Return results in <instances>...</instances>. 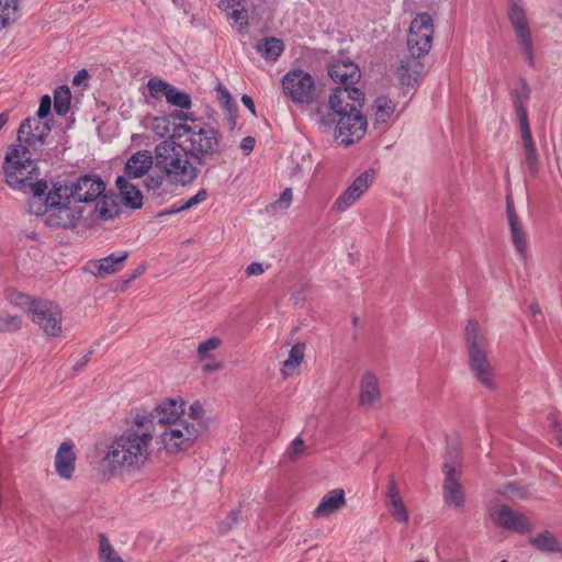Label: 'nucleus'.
Instances as JSON below:
<instances>
[{
  "label": "nucleus",
  "mask_w": 562,
  "mask_h": 562,
  "mask_svg": "<svg viewBox=\"0 0 562 562\" xmlns=\"http://www.w3.org/2000/svg\"><path fill=\"white\" fill-rule=\"evenodd\" d=\"M199 436L198 427L182 418V423H176L172 426L165 427L159 435L160 443L169 454H176L189 450Z\"/></svg>",
  "instance_id": "obj_9"
},
{
  "label": "nucleus",
  "mask_w": 562,
  "mask_h": 562,
  "mask_svg": "<svg viewBox=\"0 0 562 562\" xmlns=\"http://www.w3.org/2000/svg\"><path fill=\"white\" fill-rule=\"evenodd\" d=\"M257 52L267 60H277L284 50V44L277 37H266L257 45Z\"/></svg>",
  "instance_id": "obj_28"
},
{
  "label": "nucleus",
  "mask_w": 562,
  "mask_h": 562,
  "mask_svg": "<svg viewBox=\"0 0 562 562\" xmlns=\"http://www.w3.org/2000/svg\"><path fill=\"white\" fill-rule=\"evenodd\" d=\"M175 136L177 138L187 136L188 150L199 164L223 153L220 133L209 124L201 126L179 124L175 126Z\"/></svg>",
  "instance_id": "obj_4"
},
{
  "label": "nucleus",
  "mask_w": 562,
  "mask_h": 562,
  "mask_svg": "<svg viewBox=\"0 0 562 562\" xmlns=\"http://www.w3.org/2000/svg\"><path fill=\"white\" fill-rule=\"evenodd\" d=\"M221 368V364L220 363H214V364H211V363H206L204 364L203 369L205 371H213V370H217Z\"/></svg>",
  "instance_id": "obj_62"
},
{
  "label": "nucleus",
  "mask_w": 562,
  "mask_h": 562,
  "mask_svg": "<svg viewBox=\"0 0 562 562\" xmlns=\"http://www.w3.org/2000/svg\"><path fill=\"white\" fill-rule=\"evenodd\" d=\"M305 346L295 344L289 351L288 358L282 362L281 372L284 376L292 375L304 358Z\"/></svg>",
  "instance_id": "obj_29"
},
{
  "label": "nucleus",
  "mask_w": 562,
  "mask_h": 562,
  "mask_svg": "<svg viewBox=\"0 0 562 562\" xmlns=\"http://www.w3.org/2000/svg\"><path fill=\"white\" fill-rule=\"evenodd\" d=\"M146 127L153 131L157 136L164 137L173 133L171 119L167 115L148 117L146 120Z\"/></svg>",
  "instance_id": "obj_32"
},
{
  "label": "nucleus",
  "mask_w": 562,
  "mask_h": 562,
  "mask_svg": "<svg viewBox=\"0 0 562 562\" xmlns=\"http://www.w3.org/2000/svg\"><path fill=\"white\" fill-rule=\"evenodd\" d=\"M359 402L363 407H373L381 400V390L376 375L371 371L362 374L359 383Z\"/></svg>",
  "instance_id": "obj_20"
},
{
  "label": "nucleus",
  "mask_w": 562,
  "mask_h": 562,
  "mask_svg": "<svg viewBox=\"0 0 562 562\" xmlns=\"http://www.w3.org/2000/svg\"><path fill=\"white\" fill-rule=\"evenodd\" d=\"M184 119H183V123L182 124H187V122H192L194 123L196 121L195 119V114L193 112H184Z\"/></svg>",
  "instance_id": "obj_61"
},
{
  "label": "nucleus",
  "mask_w": 562,
  "mask_h": 562,
  "mask_svg": "<svg viewBox=\"0 0 562 562\" xmlns=\"http://www.w3.org/2000/svg\"><path fill=\"white\" fill-rule=\"evenodd\" d=\"M530 543L543 552H557L560 551V544L555 536L550 531L540 532L530 538Z\"/></svg>",
  "instance_id": "obj_30"
},
{
  "label": "nucleus",
  "mask_w": 562,
  "mask_h": 562,
  "mask_svg": "<svg viewBox=\"0 0 562 562\" xmlns=\"http://www.w3.org/2000/svg\"><path fill=\"white\" fill-rule=\"evenodd\" d=\"M49 132V121L33 116L25 119L21 123L18 130V137L20 142L34 146L36 144H42Z\"/></svg>",
  "instance_id": "obj_16"
},
{
  "label": "nucleus",
  "mask_w": 562,
  "mask_h": 562,
  "mask_svg": "<svg viewBox=\"0 0 562 562\" xmlns=\"http://www.w3.org/2000/svg\"><path fill=\"white\" fill-rule=\"evenodd\" d=\"M470 369L480 383L487 389H495L493 368L486 357L485 336L475 321H469L465 327Z\"/></svg>",
  "instance_id": "obj_5"
},
{
  "label": "nucleus",
  "mask_w": 562,
  "mask_h": 562,
  "mask_svg": "<svg viewBox=\"0 0 562 562\" xmlns=\"http://www.w3.org/2000/svg\"><path fill=\"white\" fill-rule=\"evenodd\" d=\"M506 211H507L509 226H514V224L518 223L519 221L515 213L513 201L509 198H507Z\"/></svg>",
  "instance_id": "obj_55"
},
{
  "label": "nucleus",
  "mask_w": 562,
  "mask_h": 562,
  "mask_svg": "<svg viewBox=\"0 0 562 562\" xmlns=\"http://www.w3.org/2000/svg\"><path fill=\"white\" fill-rule=\"evenodd\" d=\"M330 78L339 86L333 91L340 89L359 90L355 85L359 81L361 74L357 64L350 60L335 61L328 70Z\"/></svg>",
  "instance_id": "obj_15"
},
{
  "label": "nucleus",
  "mask_w": 562,
  "mask_h": 562,
  "mask_svg": "<svg viewBox=\"0 0 562 562\" xmlns=\"http://www.w3.org/2000/svg\"><path fill=\"white\" fill-rule=\"evenodd\" d=\"M359 199L360 198L348 187L335 200L331 211L341 214L353 206Z\"/></svg>",
  "instance_id": "obj_35"
},
{
  "label": "nucleus",
  "mask_w": 562,
  "mask_h": 562,
  "mask_svg": "<svg viewBox=\"0 0 562 562\" xmlns=\"http://www.w3.org/2000/svg\"><path fill=\"white\" fill-rule=\"evenodd\" d=\"M155 164V155L148 150H138L133 154L126 161L124 173L127 178H140L148 172Z\"/></svg>",
  "instance_id": "obj_22"
},
{
  "label": "nucleus",
  "mask_w": 562,
  "mask_h": 562,
  "mask_svg": "<svg viewBox=\"0 0 562 562\" xmlns=\"http://www.w3.org/2000/svg\"><path fill=\"white\" fill-rule=\"evenodd\" d=\"M154 435L155 424L150 412H132L128 426L106 446L102 458L103 467L111 474L139 471L150 458Z\"/></svg>",
  "instance_id": "obj_1"
},
{
  "label": "nucleus",
  "mask_w": 562,
  "mask_h": 562,
  "mask_svg": "<svg viewBox=\"0 0 562 562\" xmlns=\"http://www.w3.org/2000/svg\"><path fill=\"white\" fill-rule=\"evenodd\" d=\"M510 234L513 244L515 245L517 251L520 254L521 257H526L527 237L519 222L515 223L514 226H510Z\"/></svg>",
  "instance_id": "obj_39"
},
{
  "label": "nucleus",
  "mask_w": 562,
  "mask_h": 562,
  "mask_svg": "<svg viewBox=\"0 0 562 562\" xmlns=\"http://www.w3.org/2000/svg\"><path fill=\"white\" fill-rule=\"evenodd\" d=\"M217 93H218V101H220L221 105L229 112L231 125H232V127H234L236 124L235 117H234V113L236 112L235 103H234L229 92L225 88L218 87Z\"/></svg>",
  "instance_id": "obj_43"
},
{
  "label": "nucleus",
  "mask_w": 562,
  "mask_h": 562,
  "mask_svg": "<svg viewBox=\"0 0 562 562\" xmlns=\"http://www.w3.org/2000/svg\"><path fill=\"white\" fill-rule=\"evenodd\" d=\"M127 258V252H113L108 257L89 263V270L98 278H104L120 270L122 262Z\"/></svg>",
  "instance_id": "obj_24"
},
{
  "label": "nucleus",
  "mask_w": 562,
  "mask_h": 562,
  "mask_svg": "<svg viewBox=\"0 0 562 562\" xmlns=\"http://www.w3.org/2000/svg\"><path fill=\"white\" fill-rule=\"evenodd\" d=\"M434 35L432 21L429 14L420 13L412 21L408 35L407 46L413 56L422 57L431 48Z\"/></svg>",
  "instance_id": "obj_11"
},
{
  "label": "nucleus",
  "mask_w": 562,
  "mask_h": 562,
  "mask_svg": "<svg viewBox=\"0 0 562 562\" xmlns=\"http://www.w3.org/2000/svg\"><path fill=\"white\" fill-rule=\"evenodd\" d=\"M150 414L153 419L157 418L158 423L165 425V427L182 423V418H184V402L181 398H166Z\"/></svg>",
  "instance_id": "obj_18"
},
{
  "label": "nucleus",
  "mask_w": 562,
  "mask_h": 562,
  "mask_svg": "<svg viewBox=\"0 0 562 562\" xmlns=\"http://www.w3.org/2000/svg\"><path fill=\"white\" fill-rule=\"evenodd\" d=\"M204 409L200 402H194L190 405L189 412H184V418L190 423H194L198 427V430L204 426Z\"/></svg>",
  "instance_id": "obj_42"
},
{
  "label": "nucleus",
  "mask_w": 562,
  "mask_h": 562,
  "mask_svg": "<svg viewBox=\"0 0 562 562\" xmlns=\"http://www.w3.org/2000/svg\"><path fill=\"white\" fill-rule=\"evenodd\" d=\"M241 102L254 115H256L255 103L249 95L244 94L241 97Z\"/></svg>",
  "instance_id": "obj_59"
},
{
  "label": "nucleus",
  "mask_w": 562,
  "mask_h": 562,
  "mask_svg": "<svg viewBox=\"0 0 562 562\" xmlns=\"http://www.w3.org/2000/svg\"><path fill=\"white\" fill-rule=\"evenodd\" d=\"M256 140L251 136H246L240 142V149L243 150L244 155H249L254 147H255Z\"/></svg>",
  "instance_id": "obj_54"
},
{
  "label": "nucleus",
  "mask_w": 562,
  "mask_h": 562,
  "mask_svg": "<svg viewBox=\"0 0 562 562\" xmlns=\"http://www.w3.org/2000/svg\"><path fill=\"white\" fill-rule=\"evenodd\" d=\"M37 166L34 159H32L31 151L24 145H15L8 149L3 171L7 183L18 189L24 184L27 180H31Z\"/></svg>",
  "instance_id": "obj_7"
},
{
  "label": "nucleus",
  "mask_w": 562,
  "mask_h": 562,
  "mask_svg": "<svg viewBox=\"0 0 562 562\" xmlns=\"http://www.w3.org/2000/svg\"><path fill=\"white\" fill-rule=\"evenodd\" d=\"M522 142L528 169L531 173H536L538 171V158L530 130L525 128Z\"/></svg>",
  "instance_id": "obj_33"
},
{
  "label": "nucleus",
  "mask_w": 562,
  "mask_h": 562,
  "mask_svg": "<svg viewBox=\"0 0 562 562\" xmlns=\"http://www.w3.org/2000/svg\"><path fill=\"white\" fill-rule=\"evenodd\" d=\"M147 87H148L150 94L154 98H159V97L166 98L167 93L169 92V89L172 86L161 79L151 78L148 80Z\"/></svg>",
  "instance_id": "obj_44"
},
{
  "label": "nucleus",
  "mask_w": 562,
  "mask_h": 562,
  "mask_svg": "<svg viewBox=\"0 0 562 562\" xmlns=\"http://www.w3.org/2000/svg\"><path fill=\"white\" fill-rule=\"evenodd\" d=\"M507 16L514 29L516 41L530 65L533 64L531 32L521 0H508Z\"/></svg>",
  "instance_id": "obj_10"
},
{
  "label": "nucleus",
  "mask_w": 562,
  "mask_h": 562,
  "mask_svg": "<svg viewBox=\"0 0 562 562\" xmlns=\"http://www.w3.org/2000/svg\"><path fill=\"white\" fill-rule=\"evenodd\" d=\"M69 202L70 198L63 192L61 184H55L47 193L45 205L35 215L43 217L52 228L74 227L81 217V211L70 206Z\"/></svg>",
  "instance_id": "obj_6"
},
{
  "label": "nucleus",
  "mask_w": 562,
  "mask_h": 562,
  "mask_svg": "<svg viewBox=\"0 0 562 562\" xmlns=\"http://www.w3.org/2000/svg\"><path fill=\"white\" fill-rule=\"evenodd\" d=\"M30 188L33 196L29 201V210L31 213L36 214L45 205L44 194L47 190V184L45 181L40 180L31 183Z\"/></svg>",
  "instance_id": "obj_31"
},
{
  "label": "nucleus",
  "mask_w": 562,
  "mask_h": 562,
  "mask_svg": "<svg viewBox=\"0 0 562 562\" xmlns=\"http://www.w3.org/2000/svg\"><path fill=\"white\" fill-rule=\"evenodd\" d=\"M99 554L102 562H123L104 536L100 537Z\"/></svg>",
  "instance_id": "obj_41"
},
{
  "label": "nucleus",
  "mask_w": 562,
  "mask_h": 562,
  "mask_svg": "<svg viewBox=\"0 0 562 562\" xmlns=\"http://www.w3.org/2000/svg\"><path fill=\"white\" fill-rule=\"evenodd\" d=\"M115 183L125 205L133 209H138L142 206L143 194L135 184H133L124 176H119Z\"/></svg>",
  "instance_id": "obj_27"
},
{
  "label": "nucleus",
  "mask_w": 562,
  "mask_h": 562,
  "mask_svg": "<svg viewBox=\"0 0 562 562\" xmlns=\"http://www.w3.org/2000/svg\"><path fill=\"white\" fill-rule=\"evenodd\" d=\"M346 504L345 492L341 488H335L326 493L319 504L313 512L315 518H326L338 512Z\"/></svg>",
  "instance_id": "obj_23"
},
{
  "label": "nucleus",
  "mask_w": 562,
  "mask_h": 562,
  "mask_svg": "<svg viewBox=\"0 0 562 562\" xmlns=\"http://www.w3.org/2000/svg\"><path fill=\"white\" fill-rule=\"evenodd\" d=\"M63 192L76 202H92L100 198L105 184L97 175H85L78 178L70 186H61Z\"/></svg>",
  "instance_id": "obj_14"
},
{
  "label": "nucleus",
  "mask_w": 562,
  "mask_h": 562,
  "mask_svg": "<svg viewBox=\"0 0 562 562\" xmlns=\"http://www.w3.org/2000/svg\"><path fill=\"white\" fill-rule=\"evenodd\" d=\"M21 325L20 319L12 315H0V331L14 330Z\"/></svg>",
  "instance_id": "obj_50"
},
{
  "label": "nucleus",
  "mask_w": 562,
  "mask_h": 562,
  "mask_svg": "<svg viewBox=\"0 0 562 562\" xmlns=\"http://www.w3.org/2000/svg\"><path fill=\"white\" fill-rule=\"evenodd\" d=\"M18 0H0V29L5 27L16 18Z\"/></svg>",
  "instance_id": "obj_37"
},
{
  "label": "nucleus",
  "mask_w": 562,
  "mask_h": 562,
  "mask_svg": "<svg viewBox=\"0 0 562 562\" xmlns=\"http://www.w3.org/2000/svg\"><path fill=\"white\" fill-rule=\"evenodd\" d=\"M205 199H206V192L204 190H200L193 196H191L187 200H181V201L177 202L176 207L172 211H170V213L180 212V211L191 209V207L198 205L199 203L203 202Z\"/></svg>",
  "instance_id": "obj_45"
},
{
  "label": "nucleus",
  "mask_w": 562,
  "mask_h": 562,
  "mask_svg": "<svg viewBox=\"0 0 562 562\" xmlns=\"http://www.w3.org/2000/svg\"><path fill=\"white\" fill-rule=\"evenodd\" d=\"M50 109H52V99L48 94H45L41 98L40 106H38L35 117L48 121L47 117L50 113Z\"/></svg>",
  "instance_id": "obj_52"
},
{
  "label": "nucleus",
  "mask_w": 562,
  "mask_h": 562,
  "mask_svg": "<svg viewBox=\"0 0 562 562\" xmlns=\"http://www.w3.org/2000/svg\"><path fill=\"white\" fill-rule=\"evenodd\" d=\"M305 449L306 446L304 441L300 437H296L288 446L285 456L289 460L295 461L304 454Z\"/></svg>",
  "instance_id": "obj_47"
},
{
  "label": "nucleus",
  "mask_w": 562,
  "mask_h": 562,
  "mask_svg": "<svg viewBox=\"0 0 562 562\" xmlns=\"http://www.w3.org/2000/svg\"><path fill=\"white\" fill-rule=\"evenodd\" d=\"M363 99L361 90L333 91L328 105L319 106L314 113L315 120L325 130L335 126V136L340 143L353 144L367 131V120L360 112Z\"/></svg>",
  "instance_id": "obj_2"
},
{
  "label": "nucleus",
  "mask_w": 562,
  "mask_h": 562,
  "mask_svg": "<svg viewBox=\"0 0 562 562\" xmlns=\"http://www.w3.org/2000/svg\"><path fill=\"white\" fill-rule=\"evenodd\" d=\"M396 104L387 97L381 95L372 104V117L375 127L385 130L394 114Z\"/></svg>",
  "instance_id": "obj_26"
},
{
  "label": "nucleus",
  "mask_w": 562,
  "mask_h": 562,
  "mask_svg": "<svg viewBox=\"0 0 562 562\" xmlns=\"http://www.w3.org/2000/svg\"><path fill=\"white\" fill-rule=\"evenodd\" d=\"M549 423L551 427L552 440L558 446H562V428L560 427L558 416L555 414H550Z\"/></svg>",
  "instance_id": "obj_51"
},
{
  "label": "nucleus",
  "mask_w": 562,
  "mask_h": 562,
  "mask_svg": "<svg viewBox=\"0 0 562 562\" xmlns=\"http://www.w3.org/2000/svg\"><path fill=\"white\" fill-rule=\"evenodd\" d=\"M283 94L294 104H308L315 99L313 77L302 69L288 71L281 80Z\"/></svg>",
  "instance_id": "obj_8"
},
{
  "label": "nucleus",
  "mask_w": 562,
  "mask_h": 562,
  "mask_svg": "<svg viewBox=\"0 0 562 562\" xmlns=\"http://www.w3.org/2000/svg\"><path fill=\"white\" fill-rule=\"evenodd\" d=\"M374 180V171L372 169L361 172L349 186V188L361 198L371 187Z\"/></svg>",
  "instance_id": "obj_36"
},
{
  "label": "nucleus",
  "mask_w": 562,
  "mask_h": 562,
  "mask_svg": "<svg viewBox=\"0 0 562 562\" xmlns=\"http://www.w3.org/2000/svg\"><path fill=\"white\" fill-rule=\"evenodd\" d=\"M88 77L87 70L82 69L80 70L75 77H74V85H79L81 80L86 79Z\"/></svg>",
  "instance_id": "obj_60"
},
{
  "label": "nucleus",
  "mask_w": 562,
  "mask_h": 562,
  "mask_svg": "<svg viewBox=\"0 0 562 562\" xmlns=\"http://www.w3.org/2000/svg\"><path fill=\"white\" fill-rule=\"evenodd\" d=\"M189 150L172 138L165 139L155 147V166L164 173L168 182L176 186L192 183L199 169L190 160Z\"/></svg>",
  "instance_id": "obj_3"
},
{
  "label": "nucleus",
  "mask_w": 562,
  "mask_h": 562,
  "mask_svg": "<svg viewBox=\"0 0 562 562\" xmlns=\"http://www.w3.org/2000/svg\"><path fill=\"white\" fill-rule=\"evenodd\" d=\"M7 122H8V114L7 113H1L0 114V131L7 124Z\"/></svg>",
  "instance_id": "obj_64"
},
{
  "label": "nucleus",
  "mask_w": 562,
  "mask_h": 562,
  "mask_svg": "<svg viewBox=\"0 0 562 562\" xmlns=\"http://www.w3.org/2000/svg\"><path fill=\"white\" fill-rule=\"evenodd\" d=\"M164 179H166V178L164 177V175H162V176H160V177H156V178L150 177V178H148V179L146 180V187H147L149 190H157V189H159V188H160V186L162 184Z\"/></svg>",
  "instance_id": "obj_58"
},
{
  "label": "nucleus",
  "mask_w": 562,
  "mask_h": 562,
  "mask_svg": "<svg viewBox=\"0 0 562 562\" xmlns=\"http://www.w3.org/2000/svg\"><path fill=\"white\" fill-rule=\"evenodd\" d=\"M221 346V339L217 337H211L204 341H202L198 347V355L201 360H204L209 357V353Z\"/></svg>",
  "instance_id": "obj_48"
},
{
  "label": "nucleus",
  "mask_w": 562,
  "mask_h": 562,
  "mask_svg": "<svg viewBox=\"0 0 562 562\" xmlns=\"http://www.w3.org/2000/svg\"><path fill=\"white\" fill-rule=\"evenodd\" d=\"M184 111L182 110H176L173 112H171L169 115H167V117H170L171 119V123H172V127L175 128V126H177L178 124L176 123L177 121H180V123H183V119H184ZM172 138L176 137L175 136V133L171 134Z\"/></svg>",
  "instance_id": "obj_57"
},
{
  "label": "nucleus",
  "mask_w": 562,
  "mask_h": 562,
  "mask_svg": "<svg viewBox=\"0 0 562 562\" xmlns=\"http://www.w3.org/2000/svg\"><path fill=\"white\" fill-rule=\"evenodd\" d=\"M424 65L419 57L411 56L401 59L396 76L403 87H414L422 78Z\"/></svg>",
  "instance_id": "obj_19"
},
{
  "label": "nucleus",
  "mask_w": 562,
  "mask_h": 562,
  "mask_svg": "<svg viewBox=\"0 0 562 562\" xmlns=\"http://www.w3.org/2000/svg\"><path fill=\"white\" fill-rule=\"evenodd\" d=\"M94 214L100 220H110L116 214V206L112 200L103 195L95 205Z\"/></svg>",
  "instance_id": "obj_40"
},
{
  "label": "nucleus",
  "mask_w": 562,
  "mask_h": 562,
  "mask_svg": "<svg viewBox=\"0 0 562 562\" xmlns=\"http://www.w3.org/2000/svg\"><path fill=\"white\" fill-rule=\"evenodd\" d=\"M76 456L72 450V443L63 442L55 457V470L61 479H70L75 471Z\"/></svg>",
  "instance_id": "obj_25"
},
{
  "label": "nucleus",
  "mask_w": 562,
  "mask_h": 562,
  "mask_svg": "<svg viewBox=\"0 0 562 562\" xmlns=\"http://www.w3.org/2000/svg\"><path fill=\"white\" fill-rule=\"evenodd\" d=\"M263 272H265V267L260 262H252V263L248 265L246 268V274L248 277L260 276Z\"/></svg>",
  "instance_id": "obj_53"
},
{
  "label": "nucleus",
  "mask_w": 562,
  "mask_h": 562,
  "mask_svg": "<svg viewBox=\"0 0 562 562\" xmlns=\"http://www.w3.org/2000/svg\"><path fill=\"white\" fill-rule=\"evenodd\" d=\"M71 93L68 87L60 86L54 92V109L59 115H64L69 111Z\"/></svg>",
  "instance_id": "obj_34"
},
{
  "label": "nucleus",
  "mask_w": 562,
  "mask_h": 562,
  "mask_svg": "<svg viewBox=\"0 0 562 562\" xmlns=\"http://www.w3.org/2000/svg\"><path fill=\"white\" fill-rule=\"evenodd\" d=\"M518 116L520 122V130H521V137L524 138V131L525 128L530 130L528 125V117L526 110L522 106H519L518 109Z\"/></svg>",
  "instance_id": "obj_56"
},
{
  "label": "nucleus",
  "mask_w": 562,
  "mask_h": 562,
  "mask_svg": "<svg viewBox=\"0 0 562 562\" xmlns=\"http://www.w3.org/2000/svg\"><path fill=\"white\" fill-rule=\"evenodd\" d=\"M530 312L533 316H537L538 314H540V306L537 304V303H533L530 305Z\"/></svg>",
  "instance_id": "obj_63"
},
{
  "label": "nucleus",
  "mask_w": 562,
  "mask_h": 562,
  "mask_svg": "<svg viewBox=\"0 0 562 562\" xmlns=\"http://www.w3.org/2000/svg\"><path fill=\"white\" fill-rule=\"evenodd\" d=\"M229 19L237 26L239 33L245 34L248 27V13L245 9H234L229 13Z\"/></svg>",
  "instance_id": "obj_46"
},
{
  "label": "nucleus",
  "mask_w": 562,
  "mask_h": 562,
  "mask_svg": "<svg viewBox=\"0 0 562 562\" xmlns=\"http://www.w3.org/2000/svg\"><path fill=\"white\" fill-rule=\"evenodd\" d=\"M166 100L173 106L188 110L192 105L191 97L183 91L176 89L173 86L169 89Z\"/></svg>",
  "instance_id": "obj_38"
},
{
  "label": "nucleus",
  "mask_w": 562,
  "mask_h": 562,
  "mask_svg": "<svg viewBox=\"0 0 562 562\" xmlns=\"http://www.w3.org/2000/svg\"><path fill=\"white\" fill-rule=\"evenodd\" d=\"M488 514L492 521L505 530L516 533H527L532 530L530 519L525 514L513 510L506 504L492 502L488 506Z\"/></svg>",
  "instance_id": "obj_12"
},
{
  "label": "nucleus",
  "mask_w": 562,
  "mask_h": 562,
  "mask_svg": "<svg viewBox=\"0 0 562 562\" xmlns=\"http://www.w3.org/2000/svg\"><path fill=\"white\" fill-rule=\"evenodd\" d=\"M291 202H292V190L290 188H286L281 193L280 198L270 205V207L272 210L285 211L291 205Z\"/></svg>",
  "instance_id": "obj_49"
},
{
  "label": "nucleus",
  "mask_w": 562,
  "mask_h": 562,
  "mask_svg": "<svg viewBox=\"0 0 562 562\" xmlns=\"http://www.w3.org/2000/svg\"><path fill=\"white\" fill-rule=\"evenodd\" d=\"M29 312L32 319L47 336L56 337L61 333V310L49 301L32 302Z\"/></svg>",
  "instance_id": "obj_13"
},
{
  "label": "nucleus",
  "mask_w": 562,
  "mask_h": 562,
  "mask_svg": "<svg viewBox=\"0 0 562 562\" xmlns=\"http://www.w3.org/2000/svg\"><path fill=\"white\" fill-rule=\"evenodd\" d=\"M458 464L450 465L448 461L443 464L445 483L443 498L448 506L461 507L464 504V494L458 477Z\"/></svg>",
  "instance_id": "obj_17"
},
{
  "label": "nucleus",
  "mask_w": 562,
  "mask_h": 562,
  "mask_svg": "<svg viewBox=\"0 0 562 562\" xmlns=\"http://www.w3.org/2000/svg\"><path fill=\"white\" fill-rule=\"evenodd\" d=\"M385 505L396 521L401 524H408L409 514L394 480H390L387 484Z\"/></svg>",
  "instance_id": "obj_21"
}]
</instances>
